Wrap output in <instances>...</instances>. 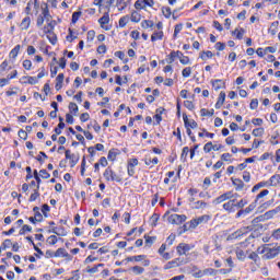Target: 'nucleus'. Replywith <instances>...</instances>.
I'll use <instances>...</instances> for the list:
<instances>
[{
  "label": "nucleus",
  "mask_w": 280,
  "mask_h": 280,
  "mask_svg": "<svg viewBox=\"0 0 280 280\" xmlns=\"http://www.w3.org/2000/svg\"><path fill=\"white\" fill-rule=\"evenodd\" d=\"M279 250L280 248L272 247V245L270 244H266L262 247L257 248V253L259 255H264L262 256L264 259H275V257L279 255Z\"/></svg>",
  "instance_id": "f257e3e1"
},
{
  "label": "nucleus",
  "mask_w": 280,
  "mask_h": 280,
  "mask_svg": "<svg viewBox=\"0 0 280 280\" xmlns=\"http://www.w3.org/2000/svg\"><path fill=\"white\" fill-rule=\"evenodd\" d=\"M280 209L279 208H276L273 210H269L267 211L265 214H261L257 218H255L252 223L253 224H257V222H265V220H272V218L275 215H277V213H279Z\"/></svg>",
  "instance_id": "f03ea898"
},
{
  "label": "nucleus",
  "mask_w": 280,
  "mask_h": 280,
  "mask_svg": "<svg viewBox=\"0 0 280 280\" xmlns=\"http://www.w3.org/2000/svg\"><path fill=\"white\" fill-rule=\"evenodd\" d=\"M211 220V217L209 214H203L197 219L190 220L187 224L189 225L188 229H196L199 226V224H207Z\"/></svg>",
  "instance_id": "7ed1b4c3"
},
{
  "label": "nucleus",
  "mask_w": 280,
  "mask_h": 280,
  "mask_svg": "<svg viewBox=\"0 0 280 280\" xmlns=\"http://www.w3.org/2000/svg\"><path fill=\"white\" fill-rule=\"evenodd\" d=\"M104 177L106 180H114L116 183H121V177H119L110 167H107L104 172Z\"/></svg>",
  "instance_id": "20e7f679"
},
{
  "label": "nucleus",
  "mask_w": 280,
  "mask_h": 280,
  "mask_svg": "<svg viewBox=\"0 0 280 280\" xmlns=\"http://www.w3.org/2000/svg\"><path fill=\"white\" fill-rule=\"evenodd\" d=\"M187 220V215L185 214H171L168 217V222L171 224H183Z\"/></svg>",
  "instance_id": "39448f33"
},
{
  "label": "nucleus",
  "mask_w": 280,
  "mask_h": 280,
  "mask_svg": "<svg viewBox=\"0 0 280 280\" xmlns=\"http://www.w3.org/2000/svg\"><path fill=\"white\" fill-rule=\"evenodd\" d=\"M256 208H257V201H254L247 208L241 209L236 213V218H242V215H248V213H253V211H255Z\"/></svg>",
  "instance_id": "423d86ee"
},
{
  "label": "nucleus",
  "mask_w": 280,
  "mask_h": 280,
  "mask_svg": "<svg viewBox=\"0 0 280 280\" xmlns=\"http://www.w3.org/2000/svg\"><path fill=\"white\" fill-rule=\"evenodd\" d=\"M231 198H233V192L228 191L217 197L212 202L213 205H222V202H226V200H231Z\"/></svg>",
  "instance_id": "0eeeda50"
},
{
  "label": "nucleus",
  "mask_w": 280,
  "mask_h": 280,
  "mask_svg": "<svg viewBox=\"0 0 280 280\" xmlns=\"http://www.w3.org/2000/svg\"><path fill=\"white\" fill-rule=\"evenodd\" d=\"M183 264H185V261L183 259L175 258L174 260L168 261L164 266V270H172V268H178V266H183Z\"/></svg>",
  "instance_id": "6e6552de"
},
{
  "label": "nucleus",
  "mask_w": 280,
  "mask_h": 280,
  "mask_svg": "<svg viewBox=\"0 0 280 280\" xmlns=\"http://www.w3.org/2000/svg\"><path fill=\"white\" fill-rule=\"evenodd\" d=\"M235 202H237V199H230L228 202L223 203L224 211L235 213Z\"/></svg>",
  "instance_id": "1a4fd4ad"
},
{
  "label": "nucleus",
  "mask_w": 280,
  "mask_h": 280,
  "mask_svg": "<svg viewBox=\"0 0 280 280\" xmlns=\"http://www.w3.org/2000/svg\"><path fill=\"white\" fill-rule=\"evenodd\" d=\"M137 165H139V160L130 159L128 161V167H127L128 176H135V167H137Z\"/></svg>",
  "instance_id": "9d476101"
},
{
  "label": "nucleus",
  "mask_w": 280,
  "mask_h": 280,
  "mask_svg": "<svg viewBox=\"0 0 280 280\" xmlns=\"http://www.w3.org/2000/svg\"><path fill=\"white\" fill-rule=\"evenodd\" d=\"M189 250H191V246H189V244L180 243L177 246V254L179 256L187 255V253H189Z\"/></svg>",
  "instance_id": "9b49d317"
},
{
  "label": "nucleus",
  "mask_w": 280,
  "mask_h": 280,
  "mask_svg": "<svg viewBox=\"0 0 280 280\" xmlns=\"http://www.w3.org/2000/svg\"><path fill=\"white\" fill-rule=\"evenodd\" d=\"M183 119L185 128H198V122H196V120L194 119L189 120L187 114H183Z\"/></svg>",
  "instance_id": "f8f14e48"
},
{
  "label": "nucleus",
  "mask_w": 280,
  "mask_h": 280,
  "mask_svg": "<svg viewBox=\"0 0 280 280\" xmlns=\"http://www.w3.org/2000/svg\"><path fill=\"white\" fill-rule=\"evenodd\" d=\"M44 32L47 34V38L51 45H56V43H58V37L54 32L49 31L47 27H44Z\"/></svg>",
  "instance_id": "ddd939ff"
},
{
  "label": "nucleus",
  "mask_w": 280,
  "mask_h": 280,
  "mask_svg": "<svg viewBox=\"0 0 280 280\" xmlns=\"http://www.w3.org/2000/svg\"><path fill=\"white\" fill-rule=\"evenodd\" d=\"M66 159L70 161L71 167H75L78 160H75V154H71V150H66Z\"/></svg>",
  "instance_id": "4468645a"
},
{
  "label": "nucleus",
  "mask_w": 280,
  "mask_h": 280,
  "mask_svg": "<svg viewBox=\"0 0 280 280\" xmlns=\"http://www.w3.org/2000/svg\"><path fill=\"white\" fill-rule=\"evenodd\" d=\"M65 82V73H59L56 78V91H60L62 89V83Z\"/></svg>",
  "instance_id": "2eb2a0df"
},
{
  "label": "nucleus",
  "mask_w": 280,
  "mask_h": 280,
  "mask_svg": "<svg viewBox=\"0 0 280 280\" xmlns=\"http://www.w3.org/2000/svg\"><path fill=\"white\" fill-rule=\"evenodd\" d=\"M180 56H183V54L178 50L171 51V54L168 55V59H167L168 65H172V62H174V60H176V58H180Z\"/></svg>",
  "instance_id": "dca6fc26"
},
{
  "label": "nucleus",
  "mask_w": 280,
  "mask_h": 280,
  "mask_svg": "<svg viewBox=\"0 0 280 280\" xmlns=\"http://www.w3.org/2000/svg\"><path fill=\"white\" fill-rule=\"evenodd\" d=\"M232 183L236 189V191H242V189H244V182H242V179L240 178H232Z\"/></svg>",
  "instance_id": "f3484780"
},
{
  "label": "nucleus",
  "mask_w": 280,
  "mask_h": 280,
  "mask_svg": "<svg viewBox=\"0 0 280 280\" xmlns=\"http://www.w3.org/2000/svg\"><path fill=\"white\" fill-rule=\"evenodd\" d=\"M98 23L103 28L104 25H108V23H110V16L108 15V12L104 13V15L98 20Z\"/></svg>",
  "instance_id": "a211bd4d"
},
{
  "label": "nucleus",
  "mask_w": 280,
  "mask_h": 280,
  "mask_svg": "<svg viewBox=\"0 0 280 280\" xmlns=\"http://www.w3.org/2000/svg\"><path fill=\"white\" fill-rule=\"evenodd\" d=\"M268 194H270V191L268 189L261 190L255 199V202L257 203L259 200V202H264V200H261L262 198H266V196H268Z\"/></svg>",
  "instance_id": "6ab92c4d"
},
{
  "label": "nucleus",
  "mask_w": 280,
  "mask_h": 280,
  "mask_svg": "<svg viewBox=\"0 0 280 280\" xmlns=\"http://www.w3.org/2000/svg\"><path fill=\"white\" fill-rule=\"evenodd\" d=\"M32 23V19L30 16H26L21 22V28L22 30H30V24Z\"/></svg>",
  "instance_id": "aec40b11"
},
{
  "label": "nucleus",
  "mask_w": 280,
  "mask_h": 280,
  "mask_svg": "<svg viewBox=\"0 0 280 280\" xmlns=\"http://www.w3.org/2000/svg\"><path fill=\"white\" fill-rule=\"evenodd\" d=\"M33 211L35 213L34 217H35L36 222H43V214L40 213V208L34 207Z\"/></svg>",
  "instance_id": "412c9836"
},
{
  "label": "nucleus",
  "mask_w": 280,
  "mask_h": 280,
  "mask_svg": "<svg viewBox=\"0 0 280 280\" xmlns=\"http://www.w3.org/2000/svg\"><path fill=\"white\" fill-rule=\"evenodd\" d=\"M212 86L214 89V91H220V89L224 88V82H222V80L217 79L214 81H212Z\"/></svg>",
  "instance_id": "4be33fe9"
},
{
  "label": "nucleus",
  "mask_w": 280,
  "mask_h": 280,
  "mask_svg": "<svg viewBox=\"0 0 280 280\" xmlns=\"http://www.w3.org/2000/svg\"><path fill=\"white\" fill-rule=\"evenodd\" d=\"M151 40L152 43H154L155 40H163V31L153 33L151 36Z\"/></svg>",
  "instance_id": "5701e85b"
},
{
  "label": "nucleus",
  "mask_w": 280,
  "mask_h": 280,
  "mask_svg": "<svg viewBox=\"0 0 280 280\" xmlns=\"http://www.w3.org/2000/svg\"><path fill=\"white\" fill-rule=\"evenodd\" d=\"M130 21H132V23H139V21H141V14H139L137 11H133L131 13Z\"/></svg>",
  "instance_id": "b1692460"
},
{
  "label": "nucleus",
  "mask_w": 280,
  "mask_h": 280,
  "mask_svg": "<svg viewBox=\"0 0 280 280\" xmlns=\"http://www.w3.org/2000/svg\"><path fill=\"white\" fill-rule=\"evenodd\" d=\"M143 259H145V255H138V256L127 257L126 261H141Z\"/></svg>",
  "instance_id": "393cba45"
},
{
  "label": "nucleus",
  "mask_w": 280,
  "mask_h": 280,
  "mask_svg": "<svg viewBox=\"0 0 280 280\" xmlns=\"http://www.w3.org/2000/svg\"><path fill=\"white\" fill-rule=\"evenodd\" d=\"M131 271L133 272V275H143L145 272V269L140 266H135L131 267Z\"/></svg>",
  "instance_id": "a878e982"
},
{
  "label": "nucleus",
  "mask_w": 280,
  "mask_h": 280,
  "mask_svg": "<svg viewBox=\"0 0 280 280\" xmlns=\"http://www.w3.org/2000/svg\"><path fill=\"white\" fill-rule=\"evenodd\" d=\"M129 22H130L129 15H125V16L120 18L119 19V27H124L125 25H128Z\"/></svg>",
  "instance_id": "bb28decb"
},
{
  "label": "nucleus",
  "mask_w": 280,
  "mask_h": 280,
  "mask_svg": "<svg viewBox=\"0 0 280 280\" xmlns=\"http://www.w3.org/2000/svg\"><path fill=\"white\" fill-rule=\"evenodd\" d=\"M200 58L201 60H207L208 58H213V52L208 50V51H201L200 52Z\"/></svg>",
  "instance_id": "cd10ccee"
},
{
  "label": "nucleus",
  "mask_w": 280,
  "mask_h": 280,
  "mask_svg": "<svg viewBox=\"0 0 280 280\" xmlns=\"http://www.w3.org/2000/svg\"><path fill=\"white\" fill-rule=\"evenodd\" d=\"M205 276H209V277H215V275H218V270L213 269V268H207L203 270Z\"/></svg>",
  "instance_id": "c85d7f7f"
},
{
  "label": "nucleus",
  "mask_w": 280,
  "mask_h": 280,
  "mask_svg": "<svg viewBox=\"0 0 280 280\" xmlns=\"http://www.w3.org/2000/svg\"><path fill=\"white\" fill-rule=\"evenodd\" d=\"M19 51H21V45H16V46L10 51V57H11V58H16V56H19Z\"/></svg>",
  "instance_id": "c756f323"
},
{
  "label": "nucleus",
  "mask_w": 280,
  "mask_h": 280,
  "mask_svg": "<svg viewBox=\"0 0 280 280\" xmlns=\"http://www.w3.org/2000/svg\"><path fill=\"white\" fill-rule=\"evenodd\" d=\"M194 205V209H207L208 207V203L205 201H196Z\"/></svg>",
  "instance_id": "7c9ffc66"
},
{
  "label": "nucleus",
  "mask_w": 280,
  "mask_h": 280,
  "mask_svg": "<svg viewBox=\"0 0 280 280\" xmlns=\"http://www.w3.org/2000/svg\"><path fill=\"white\" fill-rule=\"evenodd\" d=\"M141 26H142L144 30H148V28H150V27H154V22H152V21H150V20H144V21H142Z\"/></svg>",
  "instance_id": "2f4dec72"
},
{
  "label": "nucleus",
  "mask_w": 280,
  "mask_h": 280,
  "mask_svg": "<svg viewBox=\"0 0 280 280\" xmlns=\"http://www.w3.org/2000/svg\"><path fill=\"white\" fill-rule=\"evenodd\" d=\"M246 205H248V201L246 199H241L238 202L235 201V207L241 210L244 209Z\"/></svg>",
  "instance_id": "473e14b6"
},
{
  "label": "nucleus",
  "mask_w": 280,
  "mask_h": 280,
  "mask_svg": "<svg viewBox=\"0 0 280 280\" xmlns=\"http://www.w3.org/2000/svg\"><path fill=\"white\" fill-rule=\"evenodd\" d=\"M236 257L240 261H244V259H246V253H244L243 249H237Z\"/></svg>",
  "instance_id": "72a5a7b5"
},
{
  "label": "nucleus",
  "mask_w": 280,
  "mask_h": 280,
  "mask_svg": "<svg viewBox=\"0 0 280 280\" xmlns=\"http://www.w3.org/2000/svg\"><path fill=\"white\" fill-rule=\"evenodd\" d=\"M200 113H201V117H213L214 110L213 109L208 110V109L202 108L200 110Z\"/></svg>",
  "instance_id": "f704fd0d"
},
{
  "label": "nucleus",
  "mask_w": 280,
  "mask_h": 280,
  "mask_svg": "<svg viewBox=\"0 0 280 280\" xmlns=\"http://www.w3.org/2000/svg\"><path fill=\"white\" fill-rule=\"evenodd\" d=\"M162 13L165 19H170L172 16V9L170 7L162 8Z\"/></svg>",
  "instance_id": "c9c22d12"
},
{
  "label": "nucleus",
  "mask_w": 280,
  "mask_h": 280,
  "mask_svg": "<svg viewBox=\"0 0 280 280\" xmlns=\"http://www.w3.org/2000/svg\"><path fill=\"white\" fill-rule=\"evenodd\" d=\"M245 32H246V31H244V28H241V30H237V28H236V30L233 32V34H236V38H237L238 40H242V38H244Z\"/></svg>",
  "instance_id": "e433bc0d"
},
{
  "label": "nucleus",
  "mask_w": 280,
  "mask_h": 280,
  "mask_svg": "<svg viewBox=\"0 0 280 280\" xmlns=\"http://www.w3.org/2000/svg\"><path fill=\"white\" fill-rule=\"evenodd\" d=\"M40 196V192H38V187H36V189L34 190V192L31 195L30 197V202H35V200H37V198Z\"/></svg>",
  "instance_id": "4c0bfd02"
},
{
  "label": "nucleus",
  "mask_w": 280,
  "mask_h": 280,
  "mask_svg": "<svg viewBox=\"0 0 280 280\" xmlns=\"http://www.w3.org/2000/svg\"><path fill=\"white\" fill-rule=\"evenodd\" d=\"M32 233V226L25 224L22 226V229L20 230V235H25V233Z\"/></svg>",
  "instance_id": "58836bf2"
},
{
  "label": "nucleus",
  "mask_w": 280,
  "mask_h": 280,
  "mask_svg": "<svg viewBox=\"0 0 280 280\" xmlns=\"http://www.w3.org/2000/svg\"><path fill=\"white\" fill-rule=\"evenodd\" d=\"M63 256H67V249H65V248H58V249L55 252V257H63Z\"/></svg>",
  "instance_id": "ea45409f"
},
{
  "label": "nucleus",
  "mask_w": 280,
  "mask_h": 280,
  "mask_svg": "<svg viewBox=\"0 0 280 280\" xmlns=\"http://www.w3.org/2000/svg\"><path fill=\"white\" fill-rule=\"evenodd\" d=\"M252 135H253L254 137H261V136H264V128L260 127V128L254 129L253 132H252Z\"/></svg>",
  "instance_id": "a19ab883"
},
{
  "label": "nucleus",
  "mask_w": 280,
  "mask_h": 280,
  "mask_svg": "<svg viewBox=\"0 0 280 280\" xmlns=\"http://www.w3.org/2000/svg\"><path fill=\"white\" fill-rule=\"evenodd\" d=\"M69 110H70V113H73V115H77V113H78V110H79L78 104H75V103H70V104H69Z\"/></svg>",
  "instance_id": "79ce46f5"
},
{
  "label": "nucleus",
  "mask_w": 280,
  "mask_h": 280,
  "mask_svg": "<svg viewBox=\"0 0 280 280\" xmlns=\"http://www.w3.org/2000/svg\"><path fill=\"white\" fill-rule=\"evenodd\" d=\"M104 264H98L90 269H88V272H90V275H95V272H97L98 268H103Z\"/></svg>",
  "instance_id": "37998d69"
},
{
  "label": "nucleus",
  "mask_w": 280,
  "mask_h": 280,
  "mask_svg": "<svg viewBox=\"0 0 280 280\" xmlns=\"http://www.w3.org/2000/svg\"><path fill=\"white\" fill-rule=\"evenodd\" d=\"M182 31H183V24L175 25L174 35H173L174 38H176Z\"/></svg>",
  "instance_id": "c03bdc74"
},
{
  "label": "nucleus",
  "mask_w": 280,
  "mask_h": 280,
  "mask_svg": "<svg viewBox=\"0 0 280 280\" xmlns=\"http://www.w3.org/2000/svg\"><path fill=\"white\" fill-rule=\"evenodd\" d=\"M258 106H259V101L257 98H253L250 104H249V108L252 110H255Z\"/></svg>",
  "instance_id": "a18cd8bd"
},
{
  "label": "nucleus",
  "mask_w": 280,
  "mask_h": 280,
  "mask_svg": "<svg viewBox=\"0 0 280 280\" xmlns=\"http://www.w3.org/2000/svg\"><path fill=\"white\" fill-rule=\"evenodd\" d=\"M183 78H189V75H191V67H186L183 71H182Z\"/></svg>",
  "instance_id": "49530a36"
},
{
  "label": "nucleus",
  "mask_w": 280,
  "mask_h": 280,
  "mask_svg": "<svg viewBox=\"0 0 280 280\" xmlns=\"http://www.w3.org/2000/svg\"><path fill=\"white\" fill-rule=\"evenodd\" d=\"M48 244H50V246H54L56 244H58V237L56 235H51L48 237Z\"/></svg>",
  "instance_id": "de8ad7c7"
},
{
  "label": "nucleus",
  "mask_w": 280,
  "mask_h": 280,
  "mask_svg": "<svg viewBox=\"0 0 280 280\" xmlns=\"http://www.w3.org/2000/svg\"><path fill=\"white\" fill-rule=\"evenodd\" d=\"M211 150H213V142H207L203 147V152H211Z\"/></svg>",
  "instance_id": "09e8293b"
},
{
  "label": "nucleus",
  "mask_w": 280,
  "mask_h": 280,
  "mask_svg": "<svg viewBox=\"0 0 280 280\" xmlns=\"http://www.w3.org/2000/svg\"><path fill=\"white\" fill-rule=\"evenodd\" d=\"M107 159L109 161H115V159H117V152H115V150H109Z\"/></svg>",
  "instance_id": "8fccbe9b"
},
{
  "label": "nucleus",
  "mask_w": 280,
  "mask_h": 280,
  "mask_svg": "<svg viewBox=\"0 0 280 280\" xmlns=\"http://www.w3.org/2000/svg\"><path fill=\"white\" fill-rule=\"evenodd\" d=\"M80 16H82V12L81 11H77L72 14V23H78V19H80Z\"/></svg>",
  "instance_id": "3c124183"
},
{
  "label": "nucleus",
  "mask_w": 280,
  "mask_h": 280,
  "mask_svg": "<svg viewBox=\"0 0 280 280\" xmlns=\"http://www.w3.org/2000/svg\"><path fill=\"white\" fill-rule=\"evenodd\" d=\"M261 187H266V183L260 182V183L256 184V185L253 187L252 191H253V192L258 191V189H261Z\"/></svg>",
  "instance_id": "603ef678"
},
{
  "label": "nucleus",
  "mask_w": 280,
  "mask_h": 280,
  "mask_svg": "<svg viewBox=\"0 0 280 280\" xmlns=\"http://www.w3.org/2000/svg\"><path fill=\"white\" fill-rule=\"evenodd\" d=\"M144 240H145V244L152 246V244H154V240H156V237H152V236H148L144 235Z\"/></svg>",
  "instance_id": "864d4df0"
},
{
  "label": "nucleus",
  "mask_w": 280,
  "mask_h": 280,
  "mask_svg": "<svg viewBox=\"0 0 280 280\" xmlns=\"http://www.w3.org/2000/svg\"><path fill=\"white\" fill-rule=\"evenodd\" d=\"M20 139H23L24 141L27 139V131L20 129L18 132Z\"/></svg>",
  "instance_id": "5fc2aeb1"
},
{
  "label": "nucleus",
  "mask_w": 280,
  "mask_h": 280,
  "mask_svg": "<svg viewBox=\"0 0 280 280\" xmlns=\"http://www.w3.org/2000/svg\"><path fill=\"white\" fill-rule=\"evenodd\" d=\"M23 67H24V69L30 71L32 69V60H28V59L24 60L23 61Z\"/></svg>",
  "instance_id": "6e6d98bb"
},
{
  "label": "nucleus",
  "mask_w": 280,
  "mask_h": 280,
  "mask_svg": "<svg viewBox=\"0 0 280 280\" xmlns=\"http://www.w3.org/2000/svg\"><path fill=\"white\" fill-rule=\"evenodd\" d=\"M226 45L224 43L218 42L215 44V49H218V51H224Z\"/></svg>",
  "instance_id": "4d7b16f0"
},
{
  "label": "nucleus",
  "mask_w": 280,
  "mask_h": 280,
  "mask_svg": "<svg viewBox=\"0 0 280 280\" xmlns=\"http://www.w3.org/2000/svg\"><path fill=\"white\" fill-rule=\"evenodd\" d=\"M280 182V175H273L270 177L271 185H277Z\"/></svg>",
  "instance_id": "13d9d810"
},
{
  "label": "nucleus",
  "mask_w": 280,
  "mask_h": 280,
  "mask_svg": "<svg viewBox=\"0 0 280 280\" xmlns=\"http://www.w3.org/2000/svg\"><path fill=\"white\" fill-rule=\"evenodd\" d=\"M10 246H12V241L11 240H4V242L2 243L3 250H7V248H10Z\"/></svg>",
  "instance_id": "bf43d9fd"
},
{
  "label": "nucleus",
  "mask_w": 280,
  "mask_h": 280,
  "mask_svg": "<svg viewBox=\"0 0 280 280\" xmlns=\"http://www.w3.org/2000/svg\"><path fill=\"white\" fill-rule=\"evenodd\" d=\"M185 108H188V110H194V103L191 101H185L184 102Z\"/></svg>",
  "instance_id": "052dcab7"
},
{
  "label": "nucleus",
  "mask_w": 280,
  "mask_h": 280,
  "mask_svg": "<svg viewBox=\"0 0 280 280\" xmlns=\"http://www.w3.org/2000/svg\"><path fill=\"white\" fill-rule=\"evenodd\" d=\"M225 100H226V93L220 92L218 102L221 104H224Z\"/></svg>",
  "instance_id": "680f3d73"
},
{
  "label": "nucleus",
  "mask_w": 280,
  "mask_h": 280,
  "mask_svg": "<svg viewBox=\"0 0 280 280\" xmlns=\"http://www.w3.org/2000/svg\"><path fill=\"white\" fill-rule=\"evenodd\" d=\"M271 237H273V240H280V228L272 232Z\"/></svg>",
  "instance_id": "e2e57ef3"
},
{
  "label": "nucleus",
  "mask_w": 280,
  "mask_h": 280,
  "mask_svg": "<svg viewBox=\"0 0 280 280\" xmlns=\"http://www.w3.org/2000/svg\"><path fill=\"white\" fill-rule=\"evenodd\" d=\"M179 62H180L182 65H189V57H187V56H180Z\"/></svg>",
  "instance_id": "0e129e2a"
},
{
  "label": "nucleus",
  "mask_w": 280,
  "mask_h": 280,
  "mask_svg": "<svg viewBox=\"0 0 280 280\" xmlns=\"http://www.w3.org/2000/svg\"><path fill=\"white\" fill-rule=\"evenodd\" d=\"M39 176H42L43 178H49V176L51 175L47 172V170H40Z\"/></svg>",
  "instance_id": "69168bd1"
},
{
  "label": "nucleus",
  "mask_w": 280,
  "mask_h": 280,
  "mask_svg": "<svg viewBox=\"0 0 280 280\" xmlns=\"http://www.w3.org/2000/svg\"><path fill=\"white\" fill-rule=\"evenodd\" d=\"M89 119H90L89 113L81 114V116H80L81 121H83V122L89 121Z\"/></svg>",
  "instance_id": "338daca9"
},
{
  "label": "nucleus",
  "mask_w": 280,
  "mask_h": 280,
  "mask_svg": "<svg viewBox=\"0 0 280 280\" xmlns=\"http://www.w3.org/2000/svg\"><path fill=\"white\" fill-rule=\"evenodd\" d=\"M97 54H106V45L98 46Z\"/></svg>",
  "instance_id": "774afa93"
}]
</instances>
